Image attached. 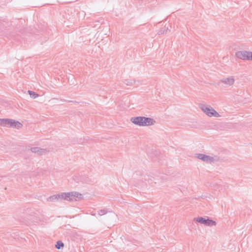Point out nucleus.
<instances>
[{"label": "nucleus", "instance_id": "11", "mask_svg": "<svg viewBox=\"0 0 252 252\" xmlns=\"http://www.w3.org/2000/svg\"><path fill=\"white\" fill-rule=\"evenodd\" d=\"M10 119H0V126H8Z\"/></svg>", "mask_w": 252, "mask_h": 252}, {"label": "nucleus", "instance_id": "6", "mask_svg": "<svg viewBox=\"0 0 252 252\" xmlns=\"http://www.w3.org/2000/svg\"><path fill=\"white\" fill-rule=\"evenodd\" d=\"M220 82L226 86H232L234 85L235 83V80L232 76H227L220 79Z\"/></svg>", "mask_w": 252, "mask_h": 252}, {"label": "nucleus", "instance_id": "3", "mask_svg": "<svg viewBox=\"0 0 252 252\" xmlns=\"http://www.w3.org/2000/svg\"><path fill=\"white\" fill-rule=\"evenodd\" d=\"M194 157L196 159L206 163H213L218 161L217 156L203 153H196Z\"/></svg>", "mask_w": 252, "mask_h": 252}, {"label": "nucleus", "instance_id": "9", "mask_svg": "<svg viewBox=\"0 0 252 252\" xmlns=\"http://www.w3.org/2000/svg\"><path fill=\"white\" fill-rule=\"evenodd\" d=\"M72 195L73 200H81L84 197L83 194L78 191H73Z\"/></svg>", "mask_w": 252, "mask_h": 252}, {"label": "nucleus", "instance_id": "10", "mask_svg": "<svg viewBox=\"0 0 252 252\" xmlns=\"http://www.w3.org/2000/svg\"><path fill=\"white\" fill-rule=\"evenodd\" d=\"M32 152L37 153L38 155H43L45 153V150L38 147H35L32 149Z\"/></svg>", "mask_w": 252, "mask_h": 252}, {"label": "nucleus", "instance_id": "4", "mask_svg": "<svg viewBox=\"0 0 252 252\" xmlns=\"http://www.w3.org/2000/svg\"><path fill=\"white\" fill-rule=\"evenodd\" d=\"M193 221L196 223L203 224L209 227H215L217 225V222L208 217L197 216L193 219Z\"/></svg>", "mask_w": 252, "mask_h": 252}, {"label": "nucleus", "instance_id": "2", "mask_svg": "<svg viewBox=\"0 0 252 252\" xmlns=\"http://www.w3.org/2000/svg\"><path fill=\"white\" fill-rule=\"evenodd\" d=\"M199 109L209 118H220L221 115L211 105L206 103H201L198 105Z\"/></svg>", "mask_w": 252, "mask_h": 252}, {"label": "nucleus", "instance_id": "1", "mask_svg": "<svg viewBox=\"0 0 252 252\" xmlns=\"http://www.w3.org/2000/svg\"><path fill=\"white\" fill-rule=\"evenodd\" d=\"M130 121L133 125L139 126H150L156 123V120L152 117L144 116H134L130 118Z\"/></svg>", "mask_w": 252, "mask_h": 252}, {"label": "nucleus", "instance_id": "12", "mask_svg": "<svg viewBox=\"0 0 252 252\" xmlns=\"http://www.w3.org/2000/svg\"><path fill=\"white\" fill-rule=\"evenodd\" d=\"M63 247V243L61 241H58L56 245V248L58 250L62 249Z\"/></svg>", "mask_w": 252, "mask_h": 252}, {"label": "nucleus", "instance_id": "7", "mask_svg": "<svg viewBox=\"0 0 252 252\" xmlns=\"http://www.w3.org/2000/svg\"><path fill=\"white\" fill-rule=\"evenodd\" d=\"M22 124L17 121L13 119H10L9 124L8 126L19 128L22 126Z\"/></svg>", "mask_w": 252, "mask_h": 252}, {"label": "nucleus", "instance_id": "8", "mask_svg": "<svg viewBox=\"0 0 252 252\" xmlns=\"http://www.w3.org/2000/svg\"><path fill=\"white\" fill-rule=\"evenodd\" d=\"M72 196V192L63 193L60 195L62 198L67 201L73 200Z\"/></svg>", "mask_w": 252, "mask_h": 252}, {"label": "nucleus", "instance_id": "13", "mask_svg": "<svg viewBox=\"0 0 252 252\" xmlns=\"http://www.w3.org/2000/svg\"><path fill=\"white\" fill-rule=\"evenodd\" d=\"M28 94L30 95V96H31V97L32 98H36L38 96L36 93H35V92H32V91H28Z\"/></svg>", "mask_w": 252, "mask_h": 252}, {"label": "nucleus", "instance_id": "5", "mask_svg": "<svg viewBox=\"0 0 252 252\" xmlns=\"http://www.w3.org/2000/svg\"><path fill=\"white\" fill-rule=\"evenodd\" d=\"M235 56L243 60L252 61V52L246 50H239L236 52Z\"/></svg>", "mask_w": 252, "mask_h": 252}]
</instances>
